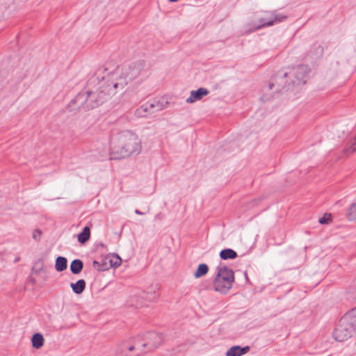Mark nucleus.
I'll return each mask as SVG.
<instances>
[{
	"mask_svg": "<svg viewBox=\"0 0 356 356\" xmlns=\"http://www.w3.org/2000/svg\"><path fill=\"white\" fill-rule=\"evenodd\" d=\"M31 342L33 347L38 349L43 346L44 338L41 334L36 333L32 337Z\"/></svg>",
	"mask_w": 356,
	"mask_h": 356,
	"instance_id": "11",
	"label": "nucleus"
},
{
	"mask_svg": "<svg viewBox=\"0 0 356 356\" xmlns=\"http://www.w3.org/2000/svg\"><path fill=\"white\" fill-rule=\"evenodd\" d=\"M355 145H356V136L355 137L354 142L353 143L351 147L348 149H345L346 152L348 154L354 153L356 150V148L355 147Z\"/></svg>",
	"mask_w": 356,
	"mask_h": 356,
	"instance_id": "21",
	"label": "nucleus"
},
{
	"mask_svg": "<svg viewBox=\"0 0 356 356\" xmlns=\"http://www.w3.org/2000/svg\"><path fill=\"white\" fill-rule=\"evenodd\" d=\"M234 281L232 270L226 266L218 268L217 275L213 281V287L220 293H227L232 288Z\"/></svg>",
	"mask_w": 356,
	"mask_h": 356,
	"instance_id": "3",
	"label": "nucleus"
},
{
	"mask_svg": "<svg viewBox=\"0 0 356 356\" xmlns=\"http://www.w3.org/2000/svg\"><path fill=\"white\" fill-rule=\"evenodd\" d=\"M127 84V81L125 80H123L120 82L115 83L113 86L115 88H117L118 86H123Z\"/></svg>",
	"mask_w": 356,
	"mask_h": 356,
	"instance_id": "23",
	"label": "nucleus"
},
{
	"mask_svg": "<svg viewBox=\"0 0 356 356\" xmlns=\"http://www.w3.org/2000/svg\"><path fill=\"white\" fill-rule=\"evenodd\" d=\"M208 94V90L204 88H200L197 90H193L191 92L190 97L186 99V102L189 104L194 103L202 99L203 97L207 95Z\"/></svg>",
	"mask_w": 356,
	"mask_h": 356,
	"instance_id": "6",
	"label": "nucleus"
},
{
	"mask_svg": "<svg viewBox=\"0 0 356 356\" xmlns=\"http://www.w3.org/2000/svg\"><path fill=\"white\" fill-rule=\"evenodd\" d=\"M222 259H235L237 257L236 252L232 249H225L220 253Z\"/></svg>",
	"mask_w": 356,
	"mask_h": 356,
	"instance_id": "13",
	"label": "nucleus"
},
{
	"mask_svg": "<svg viewBox=\"0 0 356 356\" xmlns=\"http://www.w3.org/2000/svg\"><path fill=\"white\" fill-rule=\"evenodd\" d=\"M146 344L139 341L134 344L123 343L118 349L119 356H140L142 354V348L145 347Z\"/></svg>",
	"mask_w": 356,
	"mask_h": 356,
	"instance_id": "4",
	"label": "nucleus"
},
{
	"mask_svg": "<svg viewBox=\"0 0 356 356\" xmlns=\"http://www.w3.org/2000/svg\"><path fill=\"white\" fill-rule=\"evenodd\" d=\"M105 263H109L111 267L117 268L122 264L121 258L115 254L108 255L104 259Z\"/></svg>",
	"mask_w": 356,
	"mask_h": 356,
	"instance_id": "9",
	"label": "nucleus"
},
{
	"mask_svg": "<svg viewBox=\"0 0 356 356\" xmlns=\"http://www.w3.org/2000/svg\"><path fill=\"white\" fill-rule=\"evenodd\" d=\"M249 350L250 348L248 346L244 348L238 346H232L227 350L226 356H241L248 353Z\"/></svg>",
	"mask_w": 356,
	"mask_h": 356,
	"instance_id": "8",
	"label": "nucleus"
},
{
	"mask_svg": "<svg viewBox=\"0 0 356 356\" xmlns=\"http://www.w3.org/2000/svg\"><path fill=\"white\" fill-rule=\"evenodd\" d=\"M95 97V93L94 92H88V99L87 102L90 104L92 107H94L95 106H97L98 103H96L95 104H90L91 102L93 100V99Z\"/></svg>",
	"mask_w": 356,
	"mask_h": 356,
	"instance_id": "20",
	"label": "nucleus"
},
{
	"mask_svg": "<svg viewBox=\"0 0 356 356\" xmlns=\"http://www.w3.org/2000/svg\"><path fill=\"white\" fill-rule=\"evenodd\" d=\"M83 269V262L79 259L74 260L70 264V270L74 274L79 273Z\"/></svg>",
	"mask_w": 356,
	"mask_h": 356,
	"instance_id": "14",
	"label": "nucleus"
},
{
	"mask_svg": "<svg viewBox=\"0 0 356 356\" xmlns=\"http://www.w3.org/2000/svg\"><path fill=\"white\" fill-rule=\"evenodd\" d=\"M209 271V267L205 264H201L198 266L196 271L194 273V276L196 278H200L205 275Z\"/></svg>",
	"mask_w": 356,
	"mask_h": 356,
	"instance_id": "16",
	"label": "nucleus"
},
{
	"mask_svg": "<svg viewBox=\"0 0 356 356\" xmlns=\"http://www.w3.org/2000/svg\"><path fill=\"white\" fill-rule=\"evenodd\" d=\"M355 309H356V307H355Z\"/></svg>",
	"mask_w": 356,
	"mask_h": 356,
	"instance_id": "26",
	"label": "nucleus"
},
{
	"mask_svg": "<svg viewBox=\"0 0 356 356\" xmlns=\"http://www.w3.org/2000/svg\"><path fill=\"white\" fill-rule=\"evenodd\" d=\"M347 217L350 220H356V203L353 204L347 211Z\"/></svg>",
	"mask_w": 356,
	"mask_h": 356,
	"instance_id": "17",
	"label": "nucleus"
},
{
	"mask_svg": "<svg viewBox=\"0 0 356 356\" xmlns=\"http://www.w3.org/2000/svg\"><path fill=\"white\" fill-rule=\"evenodd\" d=\"M356 334V309L346 312L336 324L333 332V339L343 342Z\"/></svg>",
	"mask_w": 356,
	"mask_h": 356,
	"instance_id": "2",
	"label": "nucleus"
},
{
	"mask_svg": "<svg viewBox=\"0 0 356 356\" xmlns=\"http://www.w3.org/2000/svg\"><path fill=\"white\" fill-rule=\"evenodd\" d=\"M70 286L75 293L81 294L86 289V282L83 280H79L76 283H71Z\"/></svg>",
	"mask_w": 356,
	"mask_h": 356,
	"instance_id": "10",
	"label": "nucleus"
},
{
	"mask_svg": "<svg viewBox=\"0 0 356 356\" xmlns=\"http://www.w3.org/2000/svg\"><path fill=\"white\" fill-rule=\"evenodd\" d=\"M169 1L171 2H175V1H177L178 0H169Z\"/></svg>",
	"mask_w": 356,
	"mask_h": 356,
	"instance_id": "24",
	"label": "nucleus"
},
{
	"mask_svg": "<svg viewBox=\"0 0 356 356\" xmlns=\"http://www.w3.org/2000/svg\"><path fill=\"white\" fill-rule=\"evenodd\" d=\"M276 20H277V17H274L273 19H270V20H266V19L263 18L261 19V22H262V24L258 26L257 28H255L254 30L261 29V27H264V26H271L273 24L274 22Z\"/></svg>",
	"mask_w": 356,
	"mask_h": 356,
	"instance_id": "18",
	"label": "nucleus"
},
{
	"mask_svg": "<svg viewBox=\"0 0 356 356\" xmlns=\"http://www.w3.org/2000/svg\"><path fill=\"white\" fill-rule=\"evenodd\" d=\"M309 71L308 66L302 65L293 68L291 73L292 75L296 76L298 81H302L304 79Z\"/></svg>",
	"mask_w": 356,
	"mask_h": 356,
	"instance_id": "7",
	"label": "nucleus"
},
{
	"mask_svg": "<svg viewBox=\"0 0 356 356\" xmlns=\"http://www.w3.org/2000/svg\"><path fill=\"white\" fill-rule=\"evenodd\" d=\"M136 213L138 214H140V211H138V210H136Z\"/></svg>",
	"mask_w": 356,
	"mask_h": 356,
	"instance_id": "25",
	"label": "nucleus"
},
{
	"mask_svg": "<svg viewBox=\"0 0 356 356\" xmlns=\"http://www.w3.org/2000/svg\"><path fill=\"white\" fill-rule=\"evenodd\" d=\"M332 222V216L330 213H325L319 219L321 224H329Z\"/></svg>",
	"mask_w": 356,
	"mask_h": 356,
	"instance_id": "19",
	"label": "nucleus"
},
{
	"mask_svg": "<svg viewBox=\"0 0 356 356\" xmlns=\"http://www.w3.org/2000/svg\"><path fill=\"white\" fill-rule=\"evenodd\" d=\"M55 268L57 271L60 272L67 268V259L63 257H58L56 260Z\"/></svg>",
	"mask_w": 356,
	"mask_h": 356,
	"instance_id": "15",
	"label": "nucleus"
},
{
	"mask_svg": "<svg viewBox=\"0 0 356 356\" xmlns=\"http://www.w3.org/2000/svg\"><path fill=\"white\" fill-rule=\"evenodd\" d=\"M156 107L155 104L147 102L140 106H139L134 113V115L137 118H145L151 114L152 110Z\"/></svg>",
	"mask_w": 356,
	"mask_h": 356,
	"instance_id": "5",
	"label": "nucleus"
},
{
	"mask_svg": "<svg viewBox=\"0 0 356 356\" xmlns=\"http://www.w3.org/2000/svg\"><path fill=\"white\" fill-rule=\"evenodd\" d=\"M111 143L116 152L122 156H129L140 151V142L138 136L129 131H125L114 136Z\"/></svg>",
	"mask_w": 356,
	"mask_h": 356,
	"instance_id": "1",
	"label": "nucleus"
},
{
	"mask_svg": "<svg viewBox=\"0 0 356 356\" xmlns=\"http://www.w3.org/2000/svg\"><path fill=\"white\" fill-rule=\"evenodd\" d=\"M90 236V229L88 227H85L81 233L78 234V241L83 244L88 241Z\"/></svg>",
	"mask_w": 356,
	"mask_h": 356,
	"instance_id": "12",
	"label": "nucleus"
},
{
	"mask_svg": "<svg viewBox=\"0 0 356 356\" xmlns=\"http://www.w3.org/2000/svg\"><path fill=\"white\" fill-rule=\"evenodd\" d=\"M41 234H42L41 231H40V230H38V229H35V230L33 232V238L35 240L38 241V240L40 238Z\"/></svg>",
	"mask_w": 356,
	"mask_h": 356,
	"instance_id": "22",
	"label": "nucleus"
}]
</instances>
